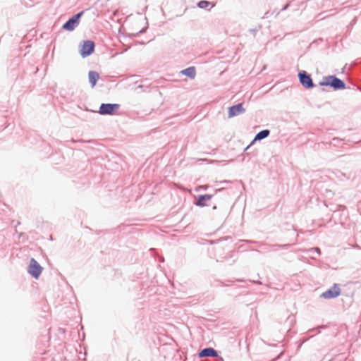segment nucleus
Listing matches in <instances>:
<instances>
[{
    "label": "nucleus",
    "mask_w": 361,
    "mask_h": 361,
    "mask_svg": "<svg viewBox=\"0 0 361 361\" xmlns=\"http://www.w3.org/2000/svg\"><path fill=\"white\" fill-rule=\"evenodd\" d=\"M319 85L322 86H330L334 90H343L345 88V82L334 75L324 77L323 80L320 82Z\"/></svg>",
    "instance_id": "nucleus-1"
},
{
    "label": "nucleus",
    "mask_w": 361,
    "mask_h": 361,
    "mask_svg": "<svg viewBox=\"0 0 361 361\" xmlns=\"http://www.w3.org/2000/svg\"><path fill=\"white\" fill-rule=\"evenodd\" d=\"M84 11H81L76 15L72 16L68 20H67L63 25V29L67 31H73L80 23V18L83 15Z\"/></svg>",
    "instance_id": "nucleus-2"
},
{
    "label": "nucleus",
    "mask_w": 361,
    "mask_h": 361,
    "mask_svg": "<svg viewBox=\"0 0 361 361\" xmlns=\"http://www.w3.org/2000/svg\"><path fill=\"white\" fill-rule=\"evenodd\" d=\"M118 104H102L99 109V114L101 115H114L119 109Z\"/></svg>",
    "instance_id": "nucleus-3"
},
{
    "label": "nucleus",
    "mask_w": 361,
    "mask_h": 361,
    "mask_svg": "<svg viewBox=\"0 0 361 361\" xmlns=\"http://www.w3.org/2000/svg\"><path fill=\"white\" fill-rule=\"evenodd\" d=\"M41 265L34 259L31 258L27 267V272L35 279H38L42 271Z\"/></svg>",
    "instance_id": "nucleus-4"
},
{
    "label": "nucleus",
    "mask_w": 361,
    "mask_h": 361,
    "mask_svg": "<svg viewBox=\"0 0 361 361\" xmlns=\"http://www.w3.org/2000/svg\"><path fill=\"white\" fill-rule=\"evenodd\" d=\"M94 43L90 40L83 41L80 45V54L82 57L85 58L90 56L94 50Z\"/></svg>",
    "instance_id": "nucleus-5"
},
{
    "label": "nucleus",
    "mask_w": 361,
    "mask_h": 361,
    "mask_svg": "<svg viewBox=\"0 0 361 361\" xmlns=\"http://www.w3.org/2000/svg\"><path fill=\"white\" fill-rule=\"evenodd\" d=\"M298 78L301 85L305 88L310 89L314 87L313 81L309 74L306 71H302L298 73Z\"/></svg>",
    "instance_id": "nucleus-6"
},
{
    "label": "nucleus",
    "mask_w": 361,
    "mask_h": 361,
    "mask_svg": "<svg viewBox=\"0 0 361 361\" xmlns=\"http://www.w3.org/2000/svg\"><path fill=\"white\" fill-rule=\"evenodd\" d=\"M341 293V288L337 284H334L331 288L322 293L321 297L325 299L334 298Z\"/></svg>",
    "instance_id": "nucleus-7"
},
{
    "label": "nucleus",
    "mask_w": 361,
    "mask_h": 361,
    "mask_svg": "<svg viewBox=\"0 0 361 361\" xmlns=\"http://www.w3.org/2000/svg\"><path fill=\"white\" fill-rule=\"evenodd\" d=\"M245 111V109L243 108L242 104H238L236 105H233L228 109V117L232 118L240 114H243Z\"/></svg>",
    "instance_id": "nucleus-8"
},
{
    "label": "nucleus",
    "mask_w": 361,
    "mask_h": 361,
    "mask_svg": "<svg viewBox=\"0 0 361 361\" xmlns=\"http://www.w3.org/2000/svg\"><path fill=\"white\" fill-rule=\"evenodd\" d=\"M218 355L216 350L212 348H207L202 350L199 353L200 357H216Z\"/></svg>",
    "instance_id": "nucleus-9"
},
{
    "label": "nucleus",
    "mask_w": 361,
    "mask_h": 361,
    "mask_svg": "<svg viewBox=\"0 0 361 361\" xmlns=\"http://www.w3.org/2000/svg\"><path fill=\"white\" fill-rule=\"evenodd\" d=\"M212 195H201L197 197V201L195 202V204L199 207H204L206 206V201H209L212 198Z\"/></svg>",
    "instance_id": "nucleus-10"
},
{
    "label": "nucleus",
    "mask_w": 361,
    "mask_h": 361,
    "mask_svg": "<svg viewBox=\"0 0 361 361\" xmlns=\"http://www.w3.org/2000/svg\"><path fill=\"white\" fill-rule=\"evenodd\" d=\"M99 78V75L97 72L94 71H90L88 73V79L89 82L90 83L92 87H94Z\"/></svg>",
    "instance_id": "nucleus-11"
},
{
    "label": "nucleus",
    "mask_w": 361,
    "mask_h": 361,
    "mask_svg": "<svg viewBox=\"0 0 361 361\" xmlns=\"http://www.w3.org/2000/svg\"><path fill=\"white\" fill-rule=\"evenodd\" d=\"M180 73L189 77L191 79H194L196 75V70L194 66H190L185 69L182 70L180 71Z\"/></svg>",
    "instance_id": "nucleus-12"
},
{
    "label": "nucleus",
    "mask_w": 361,
    "mask_h": 361,
    "mask_svg": "<svg viewBox=\"0 0 361 361\" xmlns=\"http://www.w3.org/2000/svg\"><path fill=\"white\" fill-rule=\"evenodd\" d=\"M269 134H270V131L269 130H263L259 132L255 135L253 142L256 141V140H263V139L267 137L269 135Z\"/></svg>",
    "instance_id": "nucleus-13"
},
{
    "label": "nucleus",
    "mask_w": 361,
    "mask_h": 361,
    "mask_svg": "<svg viewBox=\"0 0 361 361\" xmlns=\"http://www.w3.org/2000/svg\"><path fill=\"white\" fill-rule=\"evenodd\" d=\"M210 4H211V2L208 1L202 0V1H200L197 4V6L200 8H207Z\"/></svg>",
    "instance_id": "nucleus-14"
},
{
    "label": "nucleus",
    "mask_w": 361,
    "mask_h": 361,
    "mask_svg": "<svg viewBox=\"0 0 361 361\" xmlns=\"http://www.w3.org/2000/svg\"><path fill=\"white\" fill-rule=\"evenodd\" d=\"M307 252H310V253H314V252H316L317 253L318 255H320L321 254V251H320V249L318 248V247H313V248H310L307 250Z\"/></svg>",
    "instance_id": "nucleus-15"
},
{
    "label": "nucleus",
    "mask_w": 361,
    "mask_h": 361,
    "mask_svg": "<svg viewBox=\"0 0 361 361\" xmlns=\"http://www.w3.org/2000/svg\"><path fill=\"white\" fill-rule=\"evenodd\" d=\"M207 188H208V185H200V186H199L197 188V191H199V190H207Z\"/></svg>",
    "instance_id": "nucleus-16"
},
{
    "label": "nucleus",
    "mask_w": 361,
    "mask_h": 361,
    "mask_svg": "<svg viewBox=\"0 0 361 361\" xmlns=\"http://www.w3.org/2000/svg\"><path fill=\"white\" fill-rule=\"evenodd\" d=\"M288 6V4L286 5L283 8V10H286Z\"/></svg>",
    "instance_id": "nucleus-17"
},
{
    "label": "nucleus",
    "mask_w": 361,
    "mask_h": 361,
    "mask_svg": "<svg viewBox=\"0 0 361 361\" xmlns=\"http://www.w3.org/2000/svg\"><path fill=\"white\" fill-rule=\"evenodd\" d=\"M249 147H250V146H247V147L245 149V150H247Z\"/></svg>",
    "instance_id": "nucleus-18"
},
{
    "label": "nucleus",
    "mask_w": 361,
    "mask_h": 361,
    "mask_svg": "<svg viewBox=\"0 0 361 361\" xmlns=\"http://www.w3.org/2000/svg\"><path fill=\"white\" fill-rule=\"evenodd\" d=\"M213 209H216V206H214Z\"/></svg>",
    "instance_id": "nucleus-19"
}]
</instances>
